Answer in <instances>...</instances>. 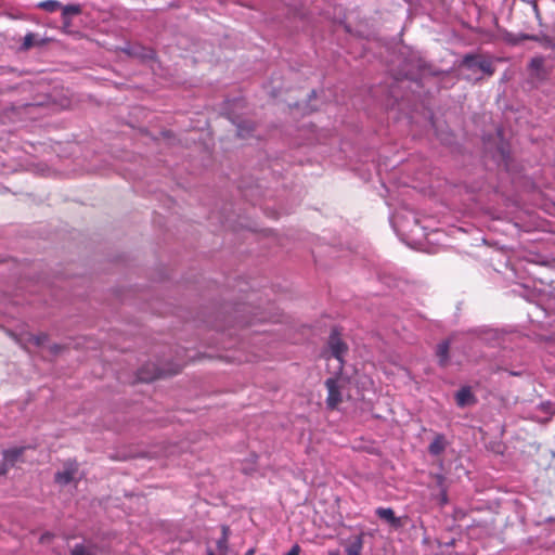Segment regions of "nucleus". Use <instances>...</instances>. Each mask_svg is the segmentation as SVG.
I'll list each match as a JSON object with an SVG mask.
<instances>
[{"instance_id":"obj_2","label":"nucleus","mask_w":555,"mask_h":555,"mask_svg":"<svg viewBox=\"0 0 555 555\" xmlns=\"http://www.w3.org/2000/svg\"><path fill=\"white\" fill-rule=\"evenodd\" d=\"M328 348H330V356H326V359L328 361L335 360L337 362V365L335 369L340 372L343 369L344 354L347 351V346L340 339L339 334L336 331H333L330 336Z\"/></svg>"},{"instance_id":"obj_14","label":"nucleus","mask_w":555,"mask_h":555,"mask_svg":"<svg viewBox=\"0 0 555 555\" xmlns=\"http://www.w3.org/2000/svg\"><path fill=\"white\" fill-rule=\"evenodd\" d=\"M362 548L361 539H358L354 543L349 545L346 550L347 555H360Z\"/></svg>"},{"instance_id":"obj_1","label":"nucleus","mask_w":555,"mask_h":555,"mask_svg":"<svg viewBox=\"0 0 555 555\" xmlns=\"http://www.w3.org/2000/svg\"><path fill=\"white\" fill-rule=\"evenodd\" d=\"M346 380L340 376L327 378L325 386L327 388L326 404L330 409H335L343 401V392Z\"/></svg>"},{"instance_id":"obj_5","label":"nucleus","mask_w":555,"mask_h":555,"mask_svg":"<svg viewBox=\"0 0 555 555\" xmlns=\"http://www.w3.org/2000/svg\"><path fill=\"white\" fill-rule=\"evenodd\" d=\"M456 404L464 408L474 402V396L468 387L461 388L455 395Z\"/></svg>"},{"instance_id":"obj_15","label":"nucleus","mask_w":555,"mask_h":555,"mask_svg":"<svg viewBox=\"0 0 555 555\" xmlns=\"http://www.w3.org/2000/svg\"><path fill=\"white\" fill-rule=\"evenodd\" d=\"M73 555H93L89 550H87L83 545L77 544L72 551Z\"/></svg>"},{"instance_id":"obj_17","label":"nucleus","mask_w":555,"mask_h":555,"mask_svg":"<svg viewBox=\"0 0 555 555\" xmlns=\"http://www.w3.org/2000/svg\"><path fill=\"white\" fill-rule=\"evenodd\" d=\"M250 129L248 128H245L244 126L242 125H237V134L241 137V138H246L249 133Z\"/></svg>"},{"instance_id":"obj_10","label":"nucleus","mask_w":555,"mask_h":555,"mask_svg":"<svg viewBox=\"0 0 555 555\" xmlns=\"http://www.w3.org/2000/svg\"><path fill=\"white\" fill-rule=\"evenodd\" d=\"M22 451H23V449H16V448L3 451V461L5 462V464L7 463L13 464L18 459V456L22 454Z\"/></svg>"},{"instance_id":"obj_12","label":"nucleus","mask_w":555,"mask_h":555,"mask_svg":"<svg viewBox=\"0 0 555 555\" xmlns=\"http://www.w3.org/2000/svg\"><path fill=\"white\" fill-rule=\"evenodd\" d=\"M60 10H62V15L64 18H66L67 16L77 15L80 13V7L78 4H67V5L62 4V8Z\"/></svg>"},{"instance_id":"obj_18","label":"nucleus","mask_w":555,"mask_h":555,"mask_svg":"<svg viewBox=\"0 0 555 555\" xmlns=\"http://www.w3.org/2000/svg\"><path fill=\"white\" fill-rule=\"evenodd\" d=\"M33 39H34V36L33 34H27L24 38V47L25 48H29L33 46Z\"/></svg>"},{"instance_id":"obj_21","label":"nucleus","mask_w":555,"mask_h":555,"mask_svg":"<svg viewBox=\"0 0 555 555\" xmlns=\"http://www.w3.org/2000/svg\"><path fill=\"white\" fill-rule=\"evenodd\" d=\"M152 54H153V51H149L146 54H144V56L152 57Z\"/></svg>"},{"instance_id":"obj_22","label":"nucleus","mask_w":555,"mask_h":555,"mask_svg":"<svg viewBox=\"0 0 555 555\" xmlns=\"http://www.w3.org/2000/svg\"><path fill=\"white\" fill-rule=\"evenodd\" d=\"M5 473V468L0 469V475Z\"/></svg>"},{"instance_id":"obj_11","label":"nucleus","mask_w":555,"mask_h":555,"mask_svg":"<svg viewBox=\"0 0 555 555\" xmlns=\"http://www.w3.org/2000/svg\"><path fill=\"white\" fill-rule=\"evenodd\" d=\"M449 354V343L442 341L437 347V356L441 364H444L448 360Z\"/></svg>"},{"instance_id":"obj_4","label":"nucleus","mask_w":555,"mask_h":555,"mask_svg":"<svg viewBox=\"0 0 555 555\" xmlns=\"http://www.w3.org/2000/svg\"><path fill=\"white\" fill-rule=\"evenodd\" d=\"M375 513L380 519L385 520L395 528L402 526L401 519L396 517L393 509L390 507H377Z\"/></svg>"},{"instance_id":"obj_23","label":"nucleus","mask_w":555,"mask_h":555,"mask_svg":"<svg viewBox=\"0 0 555 555\" xmlns=\"http://www.w3.org/2000/svg\"><path fill=\"white\" fill-rule=\"evenodd\" d=\"M207 555H214V553L211 551H209Z\"/></svg>"},{"instance_id":"obj_20","label":"nucleus","mask_w":555,"mask_h":555,"mask_svg":"<svg viewBox=\"0 0 555 555\" xmlns=\"http://www.w3.org/2000/svg\"><path fill=\"white\" fill-rule=\"evenodd\" d=\"M542 44H543V47H545V48H548V47H550V48L555 49V44H554V43H552L550 40H546V39H545V40H543V41H542Z\"/></svg>"},{"instance_id":"obj_19","label":"nucleus","mask_w":555,"mask_h":555,"mask_svg":"<svg viewBox=\"0 0 555 555\" xmlns=\"http://www.w3.org/2000/svg\"><path fill=\"white\" fill-rule=\"evenodd\" d=\"M299 553H300V546L298 544H295L292 546V548L285 555H299Z\"/></svg>"},{"instance_id":"obj_6","label":"nucleus","mask_w":555,"mask_h":555,"mask_svg":"<svg viewBox=\"0 0 555 555\" xmlns=\"http://www.w3.org/2000/svg\"><path fill=\"white\" fill-rule=\"evenodd\" d=\"M465 64H467L469 67L472 66H478L483 73H487L489 75L492 74V64L485 60H476L474 56H466L464 59Z\"/></svg>"},{"instance_id":"obj_9","label":"nucleus","mask_w":555,"mask_h":555,"mask_svg":"<svg viewBox=\"0 0 555 555\" xmlns=\"http://www.w3.org/2000/svg\"><path fill=\"white\" fill-rule=\"evenodd\" d=\"M444 449V442H443V437L442 436H438L434 439V441L429 444V452L430 454L433 455H439Z\"/></svg>"},{"instance_id":"obj_7","label":"nucleus","mask_w":555,"mask_h":555,"mask_svg":"<svg viewBox=\"0 0 555 555\" xmlns=\"http://www.w3.org/2000/svg\"><path fill=\"white\" fill-rule=\"evenodd\" d=\"M38 9L53 13L62 8V3L57 0H44L37 4Z\"/></svg>"},{"instance_id":"obj_16","label":"nucleus","mask_w":555,"mask_h":555,"mask_svg":"<svg viewBox=\"0 0 555 555\" xmlns=\"http://www.w3.org/2000/svg\"><path fill=\"white\" fill-rule=\"evenodd\" d=\"M47 339V335L46 334H40V335H36V336H31V340L34 341V344L36 346H41L43 345V343L46 341Z\"/></svg>"},{"instance_id":"obj_13","label":"nucleus","mask_w":555,"mask_h":555,"mask_svg":"<svg viewBox=\"0 0 555 555\" xmlns=\"http://www.w3.org/2000/svg\"><path fill=\"white\" fill-rule=\"evenodd\" d=\"M543 66H544V57H542V56L532 57L529 63V67L537 73L541 72L543 69Z\"/></svg>"},{"instance_id":"obj_3","label":"nucleus","mask_w":555,"mask_h":555,"mask_svg":"<svg viewBox=\"0 0 555 555\" xmlns=\"http://www.w3.org/2000/svg\"><path fill=\"white\" fill-rule=\"evenodd\" d=\"M77 469V463H67L62 472L56 473L55 481L60 485H68L75 479Z\"/></svg>"},{"instance_id":"obj_8","label":"nucleus","mask_w":555,"mask_h":555,"mask_svg":"<svg viewBox=\"0 0 555 555\" xmlns=\"http://www.w3.org/2000/svg\"><path fill=\"white\" fill-rule=\"evenodd\" d=\"M229 532V527L222 526V537L217 541V548L220 554L225 553L228 550Z\"/></svg>"}]
</instances>
